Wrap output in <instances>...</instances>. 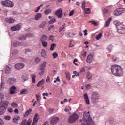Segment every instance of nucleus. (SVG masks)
<instances>
[{"mask_svg": "<svg viewBox=\"0 0 125 125\" xmlns=\"http://www.w3.org/2000/svg\"><path fill=\"white\" fill-rule=\"evenodd\" d=\"M12 107H14V108H17L18 107V105H17V103H13L11 104Z\"/></svg>", "mask_w": 125, "mask_h": 125, "instance_id": "nucleus-46", "label": "nucleus"}, {"mask_svg": "<svg viewBox=\"0 0 125 125\" xmlns=\"http://www.w3.org/2000/svg\"><path fill=\"white\" fill-rule=\"evenodd\" d=\"M103 11H104V13H106L107 14V13H108L109 12V10H108V9H107L106 8H104Z\"/></svg>", "mask_w": 125, "mask_h": 125, "instance_id": "nucleus-58", "label": "nucleus"}, {"mask_svg": "<svg viewBox=\"0 0 125 125\" xmlns=\"http://www.w3.org/2000/svg\"><path fill=\"white\" fill-rule=\"evenodd\" d=\"M15 91H16V87L15 86H12L10 89V94H14Z\"/></svg>", "mask_w": 125, "mask_h": 125, "instance_id": "nucleus-21", "label": "nucleus"}, {"mask_svg": "<svg viewBox=\"0 0 125 125\" xmlns=\"http://www.w3.org/2000/svg\"><path fill=\"white\" fill-rule=\"evenodd\" d=\"M30 51H31V50H30V49H26L23 50L24 53H27V52H30Z\"/></svg>", "mask_w": 125, "mask_h": 125, "instance_id": "nucleus-52", "label": "nucleus"}, {"mask_svg": "<svg viewBox=\"0 0 125 125\" xmlns=\"http://www.w3.org/2000/svg\"><path fill=\"white\" fill-rule=\"evenodd\" d=\"M8 105V103L7 102H4V105L0 106V115L2 116L5 113V111H6V108H5V106H7Z\"/></svg>", "mask_w": 125, "mask_h": 125, "instance_id": "nucleus-7", "label": "nucleus"}, {"mask_svg": "<svg viewBox=\"0 0 125 125\" xmlns=\"http://www.w3.org/2000/svg\"><path fill=\"white\" fill-rule=\"evenodd\" d=\"M40 61H41V59H40V58H36L35 59V63H37V64H38V63H39V62H40Z\"/></svg>", "mask_w": 125, "mask_h": 125, "instance_id": "nucleus-49", "label": "nucleus"}, {"mask_svg": "<svg viewBox=\"0 0 125 125\" xmlns=\"http://www.w3.org/2000/svg\"><path fill=\"white\" fill-rule=\"evenodd\" d=\"M73 14H74V10H72V11H71L70 12V13H69V16H72V15H73Z\"/></svg>", "mask_w": 125, "mask_h": 125, "instance_id": "nucleus-63", "label": "nucleus"}, {"mask_svg": "<svg viewBox=\"0 0 125 125\" xmlns=\"http://www.w3.org/2000/svg\"><path fill=\"white\" fill-rule=\"evenodd\" d=\"M111 73L115 76L121 77L123 76V68L122 66L118 65H113L111 66Z\"/></svg>", "mask_w": 125, "mask_h": 125, "instance_id": "nucleus-2", "label": "nucleus"}, {"mask_svg": "<svg viewBox=\"0 0 125 125\" xmlns=\"http://www.w3.org/2000/svg\"><path fill=\"white\" fill-rule=\"evenodd\" d=\"M111 22H112V18H109L105 22V28H108L109 26H110V24L111 23Z\"/></svg>", "mask_w": 125, "mask_h": 125, "instance_id": "nucleus-17", "label": "nucleus"}, {"mask_svg": "<svg viewBox=\"0 0 125 125\" xmlns=\"http://www.w3.org/2000/svg\"><path fill=\"white\" fill-rule=\"evenodd\" d=\"M8 83L10 84H13L14 83H16V79L14 78H9L8 80Z\"/></svg>", "mask_w": 125, "mask_h": 125, "instance_id": "nucleus-16", "label": "nucleus"}, {"mask_svg": "<svg viewBox=\"0 0 125 125\" xmlns=\"http://www.w3.org/2000/svg\"><path fill=\"white\" fill-rule=\"evenodd\" d=\"M32 113V109H30L29 110H27L25 114H24V117H28L30 114Z\"/></svg>", "mask_w": 125, "mask_h": 125, "instance_id": "nucleus-34", "label": "nucleus"}, {"mask_svg": "<svg viewBox=\"0 0 125 125\" xmlns=\"http://www.w3.org/2000/svg\"><path fill=\"white\" fill-rule=\"evenodd\" d=\"M73 74H74L75 75L76 77H79V72H77V71H76L73 72Z\"/></svg>", "mask_w": 125, "mask_h": 125, "instance_id": "nucleus-56", "label": "nucleus"}, {"mask_svg": "<svg viewBox=\"0 0 125 125\" xmlns=\"http://www.w3.org/2000/svg\"><path fill=\"white\" fill-rule=\"evenodd\" d=\"M55 14L58 18H62V17L63 16V11H62V8H60L57 9L56 11Z\"/></svg>", "mask_w": 125, "mask_h": 125, "instance_id": "nucleus-8", "label": "nucleus"}, {"mask_svg": "<svg viewBox=\"0 0 125 125\" xmlns=\"http://www.w3.org/2000/svg\"><path fill=\"white\" fill-rule=\"evenodd\" d=\"M36 75L34 74H32V83H36Z\"/></svg>", "mask_w": 125, "mask_h": 125, "instance_id": "nucleus-38", "label": "nucleus"}, {"mask_svg": "<svg viewBox=\"0 0 125 125\" xmlns=\"http://www.w3.org/2000/svg\"><path fill=\"white\" fill-rule=\"evenodd\" d=\"M13 45L15 47H17V46H19V45H20V42L18 41H16L13 43Z\"/></svg>", "mask_w": 125, "mask_h": 125, "instance_id": "nucleus-35", "label": "nucleus"}, {"mask_svg": "<svg viewBox=\"0 0 125 125\" xmlns=\"http://www.w3.org/2000/svg\"><path fill=\"white\" fill-rule=\"evenodd\" d=\"M81 125H94L92 119H91L89 115V111L87 112H85L83 113Z\"/></svg>", "mask_w": 125, "mask_h": 125, "instance_id": "nucleus-1", "label": "nucleus"}, {"mask_svg": "<svg viewBox=\"0 0 125 125\" xmlns=\"http://www.w3.org/2000/svg\"><path fill=\"white\" fill-rule=\"evenodd\" d=\"M92 60H93V56L92 55L90 54L87 56L86 61L87 63H91L92 62Z\"/></svg>", "mask_w": 125, "mask_h": 125, "instance_id": "nucleus-15", "label": "nucleus"}, {"mask_svg": "<svg viewBox=\"0 0 125 125\" xmlns=\"http://www.w3.org/2000/svg\"><path fill=\"white\" fill-rule=\"evenodd\" d=\"M76 62H78V59H75L73 61V63L75 66H78V63H76Z\"/></svg>", "mask_w": 125, "mask_h": 125, "instance_id": "nucleus-53", "label": "nucleus"}, {"mask_svg": "<svg viewBox=\"0 0 125 125\" xmlns=\"http://www.w3.org/2000/svg\"><path fill=\"white\" fill-rule=\"evenodd\" d=\"M4 123H3V121H2V119L0 118V125H3Z\"/></svg>", "mask_w": 125, "mask_h": 125, "instance_id": "nucleus-62", "label": "nucleus"}, {"mask_svg": "<svg viewBox=\"0 0 125 125\" xmlns=\"http://www.w3.org/2000/svg\"><path fill=\"white\" fill-rule=\"evenodd\" d=\"M125 12V9L124 8H119L117 9L114 11V15L116 16H118L119 15H121L122 13H124Z\"/></svg>", "mask_w": 125, "mask_h": 125, "instance_id": "nucleus-9", "label": "nucleus"}, {"mask_svg": "<svg viewBox=\"0 0 125 125\" xmlns=\"http://www.w3.org/2000/svg\"><path fill=\"white\" fill-rule=\"evenodd\" d=\"M6 21L7 23H9L10 24H12V23H14L15 20H14V19H13V18H7L6 19Z\"/></svg>", "mask_w": 125, "mask_h": 125, "instance_id": "nucleus-20", "label": "nucleus"}, {"mask_svg": "<svg viewBox=\"0 0 125 125\" xmlns=\"http://www.w3.org/2000/svg\"><path fill=\"white\" fill-rule=\"evenodd\" d=\"M54 29V25H51L48 28V31H51V30H53Z\"/></svg>", "mask_w": 125, "mask_h": 125, "instance_id": "nucleus-54", "label": "nucleus"}, {"mask_svg": "<svg viewBox=\"0 0 125 125\" xmlns=\"http://www.w3.org/2000/svg\"><path fill=\"white\" fill-rule=\"evenodd\" d=\"M39 70H40V71L39 72L40 76H42V75H43L44 74L45 69H42V68H39Z\"/></svg>", "mask_w": 125, "mask_h": 125, "instance_id": "nucleus-33", "label": "nucleus"}, {"mask_svg": "<svg viewBox=\"0 0 125 125\" xmlns=\"http://www.w3.org/2000/svg\"><path fill=\"white\" fill-rule=\"evenodd\" d=\"M43 4H42V5H40V6H39L38 7H37V9L36 10H35V12H39V10H40V9H41V7H42V6H43Z\"/></svg>", "mask_w": 125, "mask_h": 125, "instance_id": "nucleus-45", "label": "nucleus"}, {"mask_svg": "<svg viewBox=\"0 0 125 125\" xmlns=\"http://www.w3.org/2000/svg\"><path fill=\"white\" fill-rule=\"evenodd\" d=\"M99 94L97 92H93L92 93L91 101L94 104H96L99 101Z\"/></svg>", "mask_w": 125, "mask_h": 125, "instance_id": "nucleus-4", "label": "nucleus"}, {"mask_svg": "<svg viewBox=\"0 0 125 125\" xmlns=\"http://www.w3.org/2000/svg\"><path fill=\"white\" fill-rule=\"evenodd\" d=\"M32 124V119H29L28 121L26 120H23L20 125H31Z\"/></svg>", "mask_w": 125, "mask_h": 125, "instance_id": "nucleus-12", "label": "nucleus"}, {"mask_svg": "<svg viewBox=\"0 0 125 125\" xmlns=\"http://www.w3.org/2000/svg\"><path fill=\"white\" fill-rule=\"evenodd\" d=\"M39 115L38 114H36L34 118H33V121L32 124V125H37V123H38V121H39Z\"/></svg>", "mask_w": 125, "mask_h": 125, "instance_id": "nucleus-13", "label": "nucleus"}, {"mask_svg": "<svg viewBox=\"0 0 125 125\" xmlns=\"http://www.w3.org/2000/svg\"><path fill=\"white\" fill-rule=\"evenodd\" d=\"M59 121V118L58 117H52L51 118L50 125H54L57 124Z\"/></svg>", "mask_w": 125, "mask_h": 125, "instance_id": "nucleus-10", "label": "nucleus"}, {"mask_svg": "<svg viewBox=\"0 0 125 125\" xmlns=\"http://www.w3.org/2000/svg\"><path fill=\"white\" fill-rule=\"evenodd\" d=\"M42 17V14L41 13H37L35 17V20H39Z\"/></svg>", "mask_w": 125, "mask_h": 125, "instance_id": "nucleus-27", "label": "nucleus"}, {"mask_svg": "<svg viewBox=\"0 0 125 125\" xmlns=\"http://www.w3.org/2000/svg\"><path fill=\"white\" fill-rule=\"evenodd\" d=\"M20 25L17 24V25H14L12 26L11 28V30L13 31H19V30H20Z\"/></svg>", "mask_w": 125, "mask_h": 125, "instance_id": "nucleus-14", "label": "nucleus"}, {"mask_svg": "<svg viewBox=\"0 0 125 125\" xmlns=\"http://www.w3.org/2000/svg\"><path fill=\"white\" fill-rule=\"evenodd\" d=\"M86 51L84 52V53L82 54V56H83V57H86Z\"/></svg>", "mask_w": 125, "mask_h": 125, "instance_id": "nucleus-64", "label": "nucleus"}, {"mask_svg": "<svg viewBox=\"0 0 125 125\" xmlns=\"http://www.w3.org/2000/svg\"><path fill=\"white\" fill-rule=\"evenodd\" d=\"M86 88H87V89H90V88H91V86H90V84H86L85 86Z\"/></svg>", "mask_w": 125, "mask_h": 125, "instance_id": "nucleus-55", "label": "nucleus"}, {"mask_svg": "<svg viewBox=\"0 0 125 125\" xmlns=\"http://www.w3.org/2000/svg\"><path fill=\"white\" fill-rule=\"evenodd\" d=\"M41 53L42 57H44V58H46V57H47V55L46 54V51H45V50H42Z\"/></svg>", "mask_w": 125, "mask_h": 125, "instance_id": "nucleus-23", "label": "nucleus"}, {"mask_svg": "<svg viewBox=\"0 0 125 125\" xmlns=\"http://www.w3.org/2000/svg\"><path fill=\"white\" fill-rule=\"evenodd\" d=\"M50 81V78H49V76H48L47 77V78H46V82L47 83H49Z\"/></svg>", "mask_w": 125, "mask_h": 125, "instance_id": "nucleus-60", "label": "nucleus"}, {"mask_svg": "<svg viewBox=\"0 0 125 125\" xmlns=\"http://www.w3.org/2000/svg\"><path fill=\"white\" fill-rule=\"evenodd\" d=\"M66 78L67 80L69 81L71 79V74H70L69 72H67L66 73Z\"/></svg>", "mask_w": 125, "mask_h": 125, "instance_id": "nucleus-44", "label": "nucleus"}, {"mask_svg": "<svg viewBox=\"0 0 125 125\" xmlns=\"http://www.w3.org/2000/svg\"><path fill=\"white\" fill-rule=\"evenodd\" d=\"M15 68L16 70H21L25 68V64L23 63H17L15 65Z\"/></svg>", "mask_w": 125, "mask_h": 125, "instance_id": "nucleus-11", "label": "nucleus"}, {"mask_svg": "<svg viewBox=\"0 0 125 125\" xmlns=\"http://www.w3.org/2000/svg\"><path fill=\"white\" fill-rule=\"evenodd\" d=\"M21 80L22 82L28 81V80H29V75L27 74H24L21 78Z\"/></svg>", "mask_w": 125, "mask_h": 125, "instance_id": "nucleus-22", "label": "nucleus"}, {"mask_svg": "<svg viewBox=\"0 0 125 125\" xmlns=\"http://www.w3.org/2000/svg\"><path fill=\"white\" fill-rule=\"evenodd\" d=\"M46 26V22L43 21L39 25V28H41L42 29H44V28H45Z\"/></svg>", "mask_w": 125, "mask_h": 125, "instance_id": "nucleus-25", "label": "nucleus"}, {"mask_svg": "<svg viewBox=\"0 0 125 125\" xmlns=\"http://www.w3.org/2000/svg\"><path fill=\"white\" fill-rule=\"evenodd\" d=\"M1 3L2 5H4L6 7H13V6H14V4L13 3V2L8 0H6V1H3L1 2Z\"/></svg>", "mask_w": 125, "mask_h": 125, "instance_id": "nucleus-6", "label": "nucleus"}, {"mask_svg": "<svg viewBox=\"0 0 125 125\" xmlns=\"http://www.w3.org/2000/svg\"><path fill=\"white\" fill-rule=\"evenodd\" d=\"M84 99H85V102L87 105H89L90 102H89V98H88V95L87 94L85 93L84 94Z\"/></svg>", "mask_w": 125, "mask_h": 125, "instance_id": "nucleus-18", "label": "nucleus"}, {"mask_svg": "<svg viewBox=\"0 0 125 125\" xmlns=\"http://www.w3.org/2000/svg\"><path fill=\"white\" fill-rule=\"evenodd\" d=\"M29 92L27 89H22L20 91V94H27Z\"/></svg>", "mask_w": 125, "mask_h": 125, "instance_id": "nucleus-29", "label": "nucleus"}, {"mask_svg": "<svg viewBox=\"0 0 125 125\" xmlns=\"http://www.w3.org/2000/svg\"><path fill=\"white\" fill-rule=\"evenodd\" d=\"M114 24L119 30H124L125 29V25L121 24L119 20L115 21Z\"/></svg>", "mask_w": 125, "mask_h": 125, "instance_id": "nucleus-5", "label": "nucleus"}, {"mask_svg": "<svg viewBox=\"0 0 125 125\" xmlns=\"http://www.w3.org/2000/svg\"><path fill=\"white\" fill-rule=\"evenodd\" d=\"M80 72L81 73H83V72H85V69L83 67H82L81 69H80Z\"/></svg>", "mask_w": 125, "mask_h": 125, "instance_id": "nucleus-59", "label": "nucleus"}, {"mask_svg": "<svg viewBox=\"0 0 125 125\" xmlns=\"http://www.w3.org/2000/svg\"><path fill=\"white\" fill-rule=\"evenodd\" d=\"M17 52H18V51H17V50H14L12 51V54H16V53H17Z\"/></svg>", "mask_w": 125, "mask_h": 125, "instance_id": "nucleus-61", "label": "nucleus"}, {"mask_svg": "<svg viewBox=\"0 0 125 125\" xmlns=\"http://www.w3.org/2000/svg\"><path fill=\"white\" fill-rule=\"evenodd\" d=\"M52 55L54 58H56L58 56V54L56 52H54V53L52 54Z\"/></svg>", "mask_w": 125, "mask_h": 125, "instance_id": "nucleus-50", "label": "nucleus"}, {"mask_svg": "<svg viewBox=\"0 0 125 125\" xmlns=\"http://www.w3.org/2000/svg\"><path fill=\"white\" fill-rule=\"evenodd\" d=\"M36 97L38 102H39V101H40V97H41V95L36 94Z\"/></svg>", "mask_w": 125, "mask_h": 125, "instance_id": "nucleus-51", "label": "nucleus"}, {"mask_svg": "<svg viewBox=\"0 0 125 125\" xmlns=\"http://www.w3.org/2000/svg\"><path fill=\"white\" fill-rule=\"evenodd\" d=\"M101 37H102V33H99V34L96 35L95 38H96V40H98L101 38Z\"/></svg>", "mask_w": 125, "mask_h": 125, "instance_id": "nucleus-40", "label": "nucleus"}, {"mask_svg": "<svg viewBox=\"0 0 125 125\" xmlns=\"http://www.w3.org/2000/svg\"><path fill=\"white\" fill-rule=\"evenodd\" d=\"M86 2L85 1H84L82 3V8L83 9H85V5H86Z\"/></svg>", "mask_w": 125, "mask_h": 125, "instance_id": "nucleus-48", "label": "nucleus"}, {"mask_svg": "<svg viewBox=\"0 0 125 125\" xmlns=\"http://www.w3.org/2000/svg\"><path fill=\"white\" fill-rule=\"evenodd\" d=\"M45 82V80L44 79L41 80L37 83V86H38V87H40L41 86H42V85H43V84Z\"/></svg>", "mask_w": 125, "mask_h": 125, "instance_id": "nucleus-19", "label": "nucleus"}, {"mask_svg": "<svg viewBox=\"0 0 125 125\" xmlns=\"http://www.w3.org/2000/svg\"><path fill=\"white\" fill-rule=\"evenodd\" d=\"M51 11H52V10L50 9H46L44 11V14L45 15H48V14H50V13H51Z\"/></svg>", "mask_w": 125, "mask_h": 125, "instance_id": "nucleus-32", "label": "nucleus"}, {"mask_svg": "<svg viewBox=\"0 0 125 125\" xmlns=\"http://www.w3.org/2000/svg\"><path fill=\"white\" fill-rule=\"evenodd\" d=\"M74 34L72 33V32H68L66 33V35L67 37H73L74 36Z\"/></svg>", "mask_w": 125, "mask_h": 125, "instance_id": "nucleus-42", "label": "nucleus"}, {"mask_svg": "<svg viewBox=\"0 0 125 125\" xmlns=\"http://www.w3.org/2000/svg\"><path fill=\"white\" fill-rule=\"evenodd\" d=\"M79 120V115L76 113H73L68 118V123L73 124L76 123Z\"/></svg>", "mask_w": 125, "mask_h": 125, "instance_id": "nucleus-3", "label": "nucleus"}, {"mask_svg": "<svg viewBox=\"0 0 125 125\" xmlns=\"http://www.w3.org/2000/svg\"><path fill=\"white\" fill-rule=\"evenodd\" d=\"M19 120V116H16L13 118V122L15 123V124H17V121Z\"/></svg>", "mask_w": 125, "mask_h": 125, "instance_id": "nucleus-30", "label": "nucleus"}, {"mask_svg": "<svg viewBox=\"0 0 125 125\" xmlns=\"http://www.w3.org/2000/svg\"><path fill=\"white\" fill-rule=\"evenodd\" d=\"M46 40H47V36H46V35H42V36H41V38L40 39V41L42 42H45V41H46Z\"/></svg>", "mask_w": 125, "mask_h": 125, "instance_id": "nucleus-24", "label": "nucleus"}, {"mask_svg": "<svg viewBox=\"0 0 125 125\" xmlns=\"http://www.w3.org/2000/svg\"><path fill=\"white\" fill-rule=\"evenodd\" d=\"M41 43L42 44L43 47H47V42H46V41L41 42Z\"/></svg>", "mask_w": 125, "mask_h": 125, "instance_id": "nucleus-41", "label": "nucleus"}, {"mask_svg": "<svg viewBox=\"0 0 125 125\" xmlns=\"http://www.w3.org/2000/svg\"><path fill=\"white\" fill-rule=\"evenodd\" d=\"M92 74L90 73V72H87L86 78L88 80H90L91 79H92Z\"/></svg>", "mask_w": 125, "mask_h": 125, "instance_id": "nucleus-31", "label": "nucleus"}, {"mask_svg": "<svg viewBox=\"0 0 125 125\" xmlns=\"http://www.w3.org/2000/svg\"><path fill=\"white\" fill-rule=\"evenodd\" d=\"M56 22V19L53 18L50 20L49 21V23L53 24V23H55Z\"/></svg>", "mask_w": 125, "mask_h": 125, "instance_id": "nucleus-39", "label": "nucleus"}, {"mask_svg": "<svg viewBox=\"0 0 125 125\" xmlns=\"http://www.w3.org/2000/svg\"><path fill=\"white\" fill-rule=\"evenodd\" d=\"M89 23H91V24H92V25H94V26H97V25H98V23L97 22L93 21H89Z\"/></svg>", "mask_w": 125, "mask_h": 125, "instance_id": "nucleus-43", "label": "nucleus"}, {"mask_svg": "<svg viewBox=\"0 0 125 125\" xmlns=\"http://www.w3.org/2000/svg\"><path fill=\"white\" fill-rule=\"evenodd\" d=\"M19 39L23 41L24 40H26V37H25L24 36H21V37H20Z\"/></svg>", "mask_w": 125, "mask_h": 125, "instance_id": "nucleus-57", "label": "nucleus"}, {"mask_svg": "<svg viewBox=\"0 0 125 125\" xmlns=\"http://www.w3.org/2000/svg\"><path fill=\"white\" fill-rule=\"evenodd\" d=\"M55 46H56V44L55 43H53L51 45V47L50 48L51 51L54 50V47H55Z\"/></svg>", "mask_w": 125, "mask_h": 125, "instance_id": "nucleus-37", "label": "nucleus"}, {"mask_svg": "<svg viewBox=\"0 0 125 125\" xmlns=\"http://www.w3.org/2000/svg\"><path fill=\"white\" fill-rule=\"evenodd\" d=\"M5 72L6 74H10L11 70H10V67H8V66H6L5 67Z\"/></svg>", "mask_w": 125, "mask_h": 125, "instance_id": "nucleus-26", "label": "nucleus"}, {"mask_svg": "<svg viewBox=\"0 0 125 125\" xmlns=\"http://www.w3.org/2000/svg\"><path fill=\"white\" fill-rule=\"evenodd\" d=\"M5 120H6L7 121H10V119H11V117L10 116H6L4 117Z\"/></svg>", "mask_w": 125, "mask_h": 125, "instance_id": "nucleus-47", "label": "nucleus"}, {"mask_svg": "<svg viewBox=\"0 0 125 125\" xmlns=\"http://www.w3.org/2000/svg\"><path fill=\"white\" fill-rule=\"evenodd\" d=\"M47 64V63L46 62H44L41 65L40 68H39V69H43L44 70H45V67H46Z\"/></svg>", "mask_w": 125, "mask_h": 125, "instance_id": "nucleus-28", "label": "nucleus"}, {"mask_svg": "<svg viewBox=\"0 0 125 125\" xmlns=\"http://www.w3.org/2000/svg\"><path fill=\"white\" fill-rule=\"evenodd\" d=\"M84 10H85L86 14H89V13H90V12H91V11H90V9L89 8H85Z\"/></svg>", "mask_w": 125, "mask_h": 125, "instance_id": "nucleus-36", "label": "nucleus"}]
</instances>
